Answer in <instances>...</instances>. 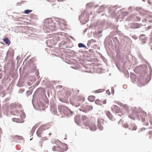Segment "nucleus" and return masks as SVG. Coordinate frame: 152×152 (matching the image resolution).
Here are the masks:
<instances>
[{"label": "nucleus", "instance_id": "obj_31", "mask_svg": "<svg viewBox=\"0 0 152 152\" xmlns=\"http://www.w3.org/2000/svg\"><path fill=\"white\" fill-rule=\"evenodd\" d=\"M137 69H135V71Z\"/></svg>", "mask_w": 152, "mask_h": 152}, {"label": "nucleus", "instance_id": "obj_1", "mask_svg": "<svg viewBox=\"0 0 152 152\" xmlns=\"http://www.w3.org/2000/svg\"><path fill=\"white\" fill-rule=\"evenodd\" d=\"M56 144H57L54 146L52 148L53 151L63 152L67 150V148L66 145L63 144L59 141L57 142Z\"/></svg>", "mask_w": 152, "mask_h": 152}, {"label": "nucleus", "instance_id": "obj_3", "mask_svg": "<svg viewBox=\"0 0 152 152\" xmlns=\"http://www.w3.org/2000/svg\"><path fill=\"white\" fill-rule=\"evenodd\" d=\"M58 109L61 113H63L64 114H66V111L68 110L67 107L64 106H60Z\"/></svg>", "mask_w": 152, "mask_h": 152}, {"label": "nucleus", "instance_id": "obj_27", "mask_svg": "<svg viewBox=\"0 0 152 152\" xmlns=\"http://www.w3.org/2000/svg\"><path fill=\"white\" fill-rule=\"evenodd\" d=\"M106 101L105 100H104L102 102V103L104 104H106Z\"/></svg>", "mask_w": 152, "mask_h": 152}, {"label": "nucleus", "instance_id": "obj_18", "mask_svg": "<svg viewBox=\"0 0 152 152\" xmlns=\"http://www.w3.org/2000/svg\"><path fill=\"white\" fill-rule=\"evenodd\" d=\"M78 46L80 48H81V47L84 48V47H85V45L82 43H79L78 44Z\"/></svg>", "mask_w": 152, "mask_h": 152}, {"label": "nucleus", "instance_id": "obj_13", "mask_svg": "<svg viewBox=\"0 0 152 152\" xmlns=\"http://www.w3.org/2000/svg\"><path fill=\"white\" fill-rule=\"evenodd\" d=\"M32 11V10H26L24 11V12L26 14H28L30 13Z\"/></svg>", "mask_w": 152, "mask_h": 152}, {"label": "nucleus", "instance_id": "obj_32", "mask_svg": "<svg viewBox=\"0 0 152 152\" xmlns=\"http://www.w3.org/2000/svg\"><path fill=\"white\" fill-rule=\"evenodd\" d=\"M143 1H144V0H143Z\"/></svg>", "mask_w": 152, "mask_h": 152}, {"label": "nucleus", "instance_id": "obj_21", "mask_svg": "<svg viewBox=\"0 0 152 152\" xmlns=\"http://www.w3.org/2000/svg\"><path fill=\"white\" fill-rule=\"evenodd\" d=\"M149 134H150L149 138L152 139V132H149Z\"/></svg>", "mask_w": 152, "mask_h": 152}, {"label": "nucleus", "instance_id": "obj_8", "mask_svg": "<svg viewBox=\"0 0 152 152\" xmlns=\"http://www.w3.org/2000/svg\"><path fill=\"white\" fill-rule=\"evenodd\" d=\"M3 40L6 44L8 45H9L10 43V40L7 38H5L3 39Z\"/></svg>", "mask_w": 152, "mask_h": 152}, {"label": "nucleus", "instance_id": "obj_5", "mask_svg": "<svg viewBox=\"0 0 152 152\" xmlns=\"http://www.w3.org/2000/svg\"><path fill=\"white\" fill-rule=\"evenodd\" d=\"M131 28H140V25L138 23H133L131 24Z\"/></svg>", "mask_w": 152, "mask_h": 152}, {"label": "nucleus", "instance_id": "obj_7", "mask_svg": "<svg viewBox=\"0 0 152 152\" xmlns=\"http://www.w3.org/2000/svg\"><path fill=\"white\" fill-rule=\"evenodd\" d=\"M86 107V108L85 109L83 110V111L84 112H86L87 111L91 110L93 108V107L92 106L89 105H87Z\"/></svg>", "mask_w": 152, "mask_h": 152}, {"label": "nucleus", "instance_id": "obj_22", "mask_svg": "<svg viewBox=\"0 0 152 152\" xmlns=\"http://www.w3.org/2000/svg\"><path fill=\"white\" fill-rule=\"evenodd\" d=\"M15 137L17 138H18L19 139H21L22 138V137L18 135H16L15 136Z\"/></svg>", "mask_w": 152, "mask_h": 152}, {"label": "nucleus", "instance_id": "obj_28", "mask_svg": "<svg viewBox=\"0 0 152 152\" xmlns=\"http://www.w3.org/2000/svg\"><path fill=\"white\" fill-rule=\"evenodd\" d=\"M91 41L93 42H96V41L94 39H92Z\"/></svg>", "mask_w": 152, "mask_h": 152}, {"label": "nucleus", "instance_id": "obj_9", "mask_svg": "<svg viewBox=\"0 0 152 152\" xmlns=\"http://www.w3.org/2000/svg\"><path fill=\"white\" fill-rule=\"evenodd\" d=\"M88 99L90 102H93L95 100V97L93 96H88Z\"/></svg>", "mask_w": 152, "mask_h": 152}, {"label": "nucleus", "instance_id": "obj_20", "mask_svg": "<svg viewBox=\"0 0 152 152\" xmlns=\"http://www.w3.org/2000/svg\"><path fill=\"white\" fill-rule=\"evenodd\" d=\"M145 130V129L142 128L140 129V131H139L140 133H142V132Z\"/></svg>", "mask_w": 152, "mask_h": 152}, {"label": "nucleus", "instance_id": "obj_2", "mask_svg": "<svg viewBox=\"0 0 152 152\" xmlns=\"http://www.w3.org/2000/svg\"><path fill=\"white\" fill-rule=\"evenodd\" d=\"M82 120L83 123V124L86 126H89V121H88V118L85 115H83L82 117Z\"/></svg>", "mask_w": 152, "mask_h": 152}, {"label": "nucleus", "instance_id": "obj_17", "mask_svg": "<svg viewBox=\"0 0 152 152\" xmlns=\"http://www.w3.org/2000/svg\"><path fill=\"white\" fill-rule=\"evenodd\" d=\"M10 106L12 108H15L16 107L17 104H11Z\"/></svg>", "mask_w": 152, "mask_h": 152}, {"label": "nucleus", "instance_id": "obj_6", "mask_svg": "<svg viewBox=\"0 0 152 152\" xmlns=\"http://www.w3.org/2000/svg\"><path fill=\"white\" fill-rule=\"evenodd\" d=\"M129 129L132 130H135L137 129V127L135 125L133 124L129 126Z\"/></svg>", "mask_w": 152, "mask_h": 152}, {"label": "nucleus", "instance_id": "obj_4", "mask_svg": "<svg viewBox=\"0 0 152 152\" xmlns=\"http://www.w3.org/2000/svg\"><path fill=\"white\" fill-rule=\"evenodd\" d=\"M89 125L88 126L91 130L95 131L96 129V127L94 123H91V122H89Z\"/></svg>", "mask_w": 152, "mask_h": 152}, {"label": "nucleus", "instance_id": "obj_15", "mask_svg": "<svg viewBox=\"0 0 152 152\" xmlns=\"http://www.w3.org/2000/svg\"><path fill=\"white\" fill-rule=\"evenodd\" d=\"M98 127L100 130H102L103 129V126L102 124L98 125Z\"/></svg>", "mask_w": 152, "mask_h": 152}, {"label": "nucleus", "instance_id": "obj_26", "mask_svg": "<svg viewBox=\"0 0 152 152\" xmlns=\"http://www.w3.org/2000/svg\"><path fill=\"white\" fill-rule=\"evenodd\" d=\"M101 90H100L96 91H95V93H98L100 92H102V91H101Z\"/></svg>", "mask_w": 152, "mask_h": 152}, {"label": "nucleus", "instance_id": "obj_24", "mask_svg": "<svg viewBox=\"0 0 152 152\" xmlns=\"http://www.w3.org/2000/svg\"><path fill=\"white\" fill-rule=\"evenodd\" d=\"M58 20H57V21H58L59 22V23H61V22L62 21H63V20H61V19H58Z\"/></svg>", "mask_w": 152, "mask_h": 152}, {"label": "nucleus", "instance_id": "obj_11", "mask_svg": "<svg viewBox=\"0 0 152 152\" xmlns=\"http://www.w3.org/2000/svg\"><path fill=\"white\" fill-rule=\"evenodd\" d=\"M104 120L102 119L99 118L98 119V125L103 124L104 122Z\"/></svg>", "mask_w": 152, "mask_h": 152}, {"label": "nucleus", "instance_id": "obj_23", "mask_svg": "<svg viewBox=\"0 0 152 152\" xmlns=\"http://www.w3.org/2000/svg\"><path fill=\"white\" fill-rule=\"evenodd\" d=\"M37 135L39 137H41V133H39V130H37Z\"/></svg>", "mask_w": 152, "mask_h": 152}, {"label": "nucleus", "instance_id": "obj_25", "mask_svg": "<svg viewBox=\"0 0 152 152\" xmlns=\"http://www.w3.org/2000/svg\"><path fill=\"white\" fill-rule=\"evenodd\" d=\"M124 127L125 128H127L128 127V125L127 124H125L124 125Z\"/></svg>", "mask_w": 152, "mask_h": 152}, {"label": "nucleus", "instance_id": "obj_16", "mask_svg": "<svg viewBox=\"0 0 152 152\" xmlns=\"http://www.w3.org/2000/svg\"><path fill=\"white\" fill-rule=\"evenodd\" d=\"M95 103L96 104L98 105L100 104V100L98 99L96 100L95 102Z\"/></svg>", "mask_w": 152, "mask_h": 152}, {"label": "nucleus", "instance_id": "obj_10", "mask_svg": "<svg viewBox=\"0 0 152 152\" xmlns=\"http://www.w3.org/2000/svg\"><path fill=\"white\" fill-rule=\"evenodd\" d=\"M106 114L107 116L110 119H112L113 118V116L111 114V113H110V112L109 111H107L106 112Z\"/></svg>", "mask_w": 152, "mask_h": 152}, {"label": "nucleus", "instance_id": "obj_29", "mask_svg": "<svg viewBox=\"0 0 152 152\" xmlns=\"http://www.w3.org/2000/svg\"><path fill=\"white\" fill-rule=\"evenodd\" d=\"M79 105H80V104H78V105H76V106L77 107V106H79Z\"/></svg>", "mask_w": 152, "mask_h": 152}, {"label": "nucleus", "instance_id": "obj_19", "mask_svg": "<svg viewBox=\"0 0 152 152\" xmlns=\"http://www.w3.org/2000/svg\"><path fill=\"white\" fill-rule=\"evenodd\" d=\"M84 98L83 97H81L80 98H79L78 99V100L79 101H82L83 102L84 101Z\"/></svg>", "mask_w": 152, "mask_h": 152}, {"label": "nucleus", "instance_id": "obj_30", "mask_svg": "<svg viewBox=\"0 0 152 152\" xmlns=\"http://www.w3.org/2000/svg\"><path fill=\"white\" fill-rule=\"evenodd\" d=\"M94 122H95V119L94 118Z\"/></svg>", "mask_w": 152, "mask_h": 152}, {"label": "nucleus", "instance_id": "obj_14", "mask_svg": "<svg viewBox=\"0 0 152 152\" xmlns=\"http://www.w3.org/2000/svg\"><path fill=\"white\" fill-rule=\"evenodd\" d=\"M145 121H146V120L145 119V118H142V122L145 123V125L146 126L148 125V122H145Z\"/></svg>", "mask_w": 152, "mask_h": 152}, {"label": "nucleus", "instance_id": "obj_12", "mask_svg": "<svg viewBox=\"0 0 152 152\" xmlns=\"http://www.w3.org/2000/svg\"><path fill=\"white\" fill-rule=\"evenodd\" d=\"M80 116L79 115L76 116L75 118V122L77 123H78L80 121Z\"/></svg>", "mask_w": 152, "mask_h": 152}]
</instances>
